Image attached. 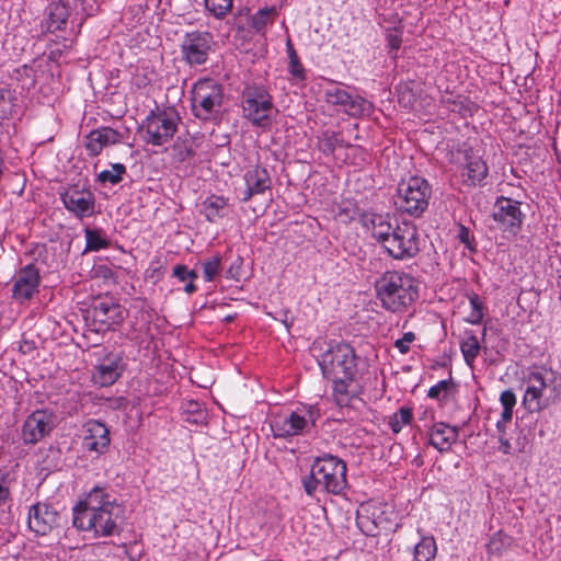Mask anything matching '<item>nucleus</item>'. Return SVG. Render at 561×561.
Listing matches in <instances>:
<instances>
[{"label":"nucleus","instance_id":"nucleus-1","mask_svg":"<svg viewBox=\"0 0 561 561\" xmlns=\"http://www.w3.org/2000/svg\"><path fill=\"white\" fill-rule=\"evenodd\" d=\"M358 360L355 350L347 343L330 344L321 355L319 366L323 377L333 382L332 394L339 407H348L359 393Z\"/></svg>","mask_w":561,"mask_h":561},{"label":"nucleus","instance_id":"nucleus-2","mask_svg":"<svg viewBox=\"0 0 561 561\" xmlns=\"http://www.w3.org/2000/svg\"><path fill=\"white\" fill-rule=\"evenodd\" d=\"M72 524L95 536H113L118 533L123 508L105 489L95 486L72 510Z\"/></svg>","mask_w":561,"mask_h":561},{"label":"nucleus","instance_id":"nucleus-3","mask_svg":"<svg viewBox=\"0 0 561 561\" xmlns=\"http://www.w3.org/2000/svg\"><path fill=\"white\" fill-rule=\"evenodd\" d=\"M380 306L391 313H404L419 298V282L403 271H386L375 283Z\"/></svg>","mask_w":561,"mask_h":561},{"label":"nucleus","instance_id":"nucleus-4","mask_svg":"<svg viewBox=\"0 0 561 561\" xmlns=\"http://www.w3.org/2000/svg\"><path fill=\"white\" fill-rule=\"evenodd\" d=\"M346 473V462L341 458L330 454L317 457L309 476L302 478L304 490L309 496H314L319 488L325 493L342 495L347 489Z\"/></svg>","mask_w":561,"mask_h":561},{"label":"nucleus","instance_id":"nucleus-5","mask_svg":"<svg viewBox=\"0 0 561 561\" xmlns=\"http://www.w3.org/2000/svg\"><path fill=\"white\" fill-rule=\"evenodd\" d=\"M561 396V377L553 370L536 368L527 379L523 403L529 411H541Z\"/></svg>","mask_w":561,"mask_h":561},{"label":"nucleus","instance_id":"nucleus-6","mask_svg":"<svg viewBox=\"0 0 561 561\" xmlns=\"http://www.w3.org/2000/svg\"><path fill=\"white\" fill-rule=\"evenodd\" d=\"M320 416L318 405L300 404L290 412L275 415L271 421V430L276 438L306 435L316 426Z\"/></svg>","mask_w":561,"mask_h":561},{"label":"nucleus","instance_id":"nucleus-7","mask_svg":"<svg viewBox=\"0 0 561 561\" xmlns=\"http://www.w3.org/2000/svg\"><path fill=\"white\" fill-rule=\"evenodd\" d=\"M432 188L422 176H410L402 180L397 187L394 205L401 213L420 217L428 207Z\"/></svg>","mask_w":561,"mask_h":561},{"label":"nucleus","instance_id":"nucleus-8","mask_svg":"<svg viewBox=\"0 0 561 561\" xmlns=\"http://www.w3.org/2000/svg\"><path fill=\"white\" fill-rule=\"evenodd\" d=\"M242 113L252 125L270 128L276 113L272 95L264 87H247L242 93Z\"/></svg>","mask_w":561,"mask_h":561},{"label":"nucleus","instance_id":"nucleus-9","mask_svg":"<svg viewBox=\"0 0 561 561\" xmlns=\"http://www.w3.org/2000/svg\"><path fill=\"white\" fill-rule=\"evenodd\" d=\"M224 88L214 79H201L193 85L192 111L199 119L208 121L217 115L220 112Z\"/></svg>","mask_w":561,"mask_h":561},{"label":"nucleus","instance_id":"nucleus-10","mask_svg":"<svg viewBox=\"0 0 561 561\" xmlns=\"http://www.w3.org/2000/svg\"><path fill=\"white\" fill-rule=\"evenodd\" d=\"M389 256L405 261L415 257L420 252L419 232L414 224L402 221L382 247Z\"/></svg>","mask_w":561,"mask_h":561},{"label":"nucleus","instance_id":"nucleus-11","mask_svg":"<svg viewBox=\"0 0 561 561\" xmlns=\"http://www.w3.org/2000/svg\"><path fill=\"white\" fill-rule=\"evenodd\" d=\"M179 122L180 116L173 107L151 112L144 122L146 142L153 146L164 145L174 136Z\"/></svg>","mask_w":561,"mask_h":561},{"label":"nucleus","instance_id":"nucleus-12","mask_svg":"<svg viewBox=\"0 0 561 561\" xmlns=\"http://www.w3.org/2000/svg\"><path fill=\"white\" fill-rule=\"evenodd\" d=\"M214 45V35L210 32H188L181 43L182 59L191 67L204 65L208 60Z\"/></svg>","mask_w":561,"mask_h":561},{"label":"nucleus","instance_id":"nucleus-13","mask_svg":"<svg viewBox=\"0 0 561 561\" xmlns=\"http://www.w3.org/2000/svg\"><path fill=\"white\" fill-rule=\"evenodd\" d=\"M324 96L329 104L341 107L345 114L353 117L370 116L375 111L373 102L359 95H352L340 85L328 88Z\"/></svg>","mask_w":561,"mask_h":561},{"label":"nucleus","instance_id":"nucleus-14","mask_svg":"<svg viewBox=\"0 0 561 561\" xmlns=\"http://www.w3.org/2000/svg\"><path fill=\"white\" fill-rule=\"evenodd\" d=\"M492 218L499 230L516 236L522 228L525 216L520 210L518 201L500 196L494 203Z\"/></svg>","mask_w":561,"mask_h":561},{"label":"nucleus","instance_id":"nucleus-15","mask_svg":"<svg viewBox=\"0 0 561 561\" xmlns=\"http://www.w3.org/2000/svg\"><path fill=\"white\" fill-rule=\"evenodd\" d=\"M61 515L50 503L37 502L30 506L27 513L28 529L37 536H48L60 527Z\"/></svg>","mask_w":561,"mask_h":561},{"label":"nucleus","instance_id":"nucleus-16","mask_svg":"<svg viewBox=\"0 0 561 561\" xmlns=\"http://www.w3.org/2000/svg\"><path fill=\"white\" fill-rule=\"evenodd\" d=\"M55 415L47 410H36L24 421L21 430L23 443L34 445L47 436L55 426Z\"/></svg>","mask_w":561,"mask_h":561},{"label":"nucleus","instance_id":"nucleus-17","mask_svg":"<svg viewBox=\"0 0 561 561\" xmlns=\"http://www.w3.org/2000/svg\"><path fill=\"white\" fill-rule=\"evenodd\" d=\"M39 284V270L33 263L25 265L14 276L12 298L20 304L31 300L38 293Z\"/></svg>","mask_w":561,"mask_h":561},{"label":"nucleus","instance_id":"nucleus-18","mask_svg":"<svg viewBox=\"0 0 561 561\" xmlns=\"http://www.w3.org/2000/svg\"><path fill=\"white\" fill-rule=\"evenodd\" d=\"M65 208L77 218L89 217L94 213L95 198L89 188H79L78 185L68 187L60 194Z\"/></svg>","mask_w":561,"mask_h":561},{"label":"nucleus","instance_id":"nucleus-19","mask_svg":"<svg viewBox=\"0 0 561 561\" xmlns=\"http://www.w3.org/2000/svg\"><path fill=\"white\" fill-rule=\"evenodd\" d=\"M111 444L108 427L101 421L89 420L83 424L82 447L84 450L101 456Z\"/></svg>","mask_w":561,"mask_h":561},{"label":"nucleus","instance_id":"nucleus-20","mask_svg":"<svg viewBox=\"0 0 561 561\" xmlns=\"http://www.w3.org/2000/svg\"><path fill=\"white\" fill-rule=\"evenodd\" d=\"M124 367L121 354L108 353L94 366L92 380L100 387L112 386L122 376Z\"/></svg>","mask_w":561,"mask_h":561},{"label":"nucleus","instance_id":"nucleus-21","mask_svg":"<svg viewBox=\"0 0 561 561\" xmlns=\"http://www.w3.org/2000/svg\"><path fill=\"white\" fill-rule=\"evenodd\" d=\"M463 163L460 169L462 183L468 186H476L482 183L488 176L489 169L485 161L472 148L465 149Z\"/></svg>","mask_w":561,"mask_h":561},{"label":"nucleus","instance_id":"nucleus-22","mask_svg":"<svg viewBox=\"0 0 561 561\" xmlns=\"http://www.w3.org/2000/svg\"><path fill=\"white\" fill-rule=\"evenodd\" d=\"M84 139L88 154L90 157H98L105 147L122 142L123 136L116 129L104 126L91 130Z\"/></svg>","mask_w":561,"mask_h":561},{"label":"nucleus","instance_id":"nucleus-23","mask_svg":"<svg viewBox=\"0 0 561 561\" xmlns=\"http://www.w3.org/2000/svg\"><path fill=\"white\" fill-rule=\"evenodd\" d=\"M243 179L247 188L243 192V197L241 198L242 202H248L254 195L263 194L272 187L270 173L261 165H254L248 169Z\"/></svg>","mask_w":561,"mask_h":561},{"label":"nucleus","instance_id":"nucleus-24","mask_svg":"<svg viewBox=\"0 0 561 561\" xmlns=\"http://www.w3.org/2000/svg\"><path fill=\"white\" fill-rule=\"evenodd\" d=\"M364 226L371 231L373 237L377 242L385 245V242L391 237L394 229H397L398 220L392 218L389 214H367L363 218Z\"/></svg>","mask_w":561,"mask_h":561},{"label":"nucleus","instance_id":"nucleus-25","mask_svg":"<svg viewBox=\"0 0 561 561\" xmlns=\"http://www.w3.org/2000/svg\"><path fill=\"white\" fill-rule=\"evenodd\" d=\"M459 436L458 428L444 422L435 423L430 432V444L439 453L451 450Z\"/></svg>","mask_w":561,"mask_h":561},{"label":"nucleus","instance_id":"nucleus-26","mask_svg":"<svg viewBox=\"0 0 561 561\" xmlns=\"http://www.w3.org/2000/svg\"><path fill=\"white\" fill-rule=\"evenodd\" d=\"M230 211L229 198L211 194L207 196L201 204V213L213 224L218 222Z\"/></svg>","mask_w":561,"mask_h":561},{"label":"nucleus","instance_id":"nucleus-27","mask_svg":"<svg viewBox=\"0 0 561 561\" xmlns=\"http://www.w3.org/2000/svg\"><path fill=\"white\" fill-rule=\"evenodd\" d=\"M92 317L94 321L108 329L117 323L121 318L119 306L112 299L99 300L93 306Z\"/></svg>","mask_w":561,"mask_h":561},{"label":"nucleus","instance_id":"nucleus-28","mask_svg":"<svg viewBox=\"0 0 561 561\" xmlns=\"http://www.w3.org/2000/svg\"><path fill=\"white\" fill-rule=\"evenodd\" d=\"M376 513L377 508L373 507L371 510L369 506H362V508L357 511V527L366 536L376 537L382 528V519L380 516H377Z\"/></svg>","mask_w":561,"mask_h":561},{"label":"nucleus","instance_id":"nucleus-29","mask_svg":"<svg viewBox=\"0 0 561 561\" xmlns=\"http://www.w3.org/2000/svg\"><path fill=\"white\" fill-rule=\"evenodd\" d=\"M537 420L533 416L523 419L520 424H517V436L515 438V450L517 453H526L533 444L536 436Z\"/></svg>","mask_w":561,"mask_h":561},{"label":"nucleus","instance_id":"nucleus-30","mask_svg":"<svg viewBox=\"0 0 561 561\" xmlns=\"http://www.w3.org/2000/svg\"><path fill=\"white\" fill-rule=\"evenodd\" d=\"M69 18V10L61 2H53L48 7V19L46 21L47 30L56 32L64 28Z\"/></svg>","mask_w":561,"mask_h":561},{"label":"nucleus","instance_id":"nucleus-31","mask_svg":"<svg viewBox=\"0 0 561 561\" xmlns=\"http://www.w3.org/2000/svg\"><path fill=\"white\" fill-rule=\"evenodd\" d=\"M480 343L478 337L471 332L466 331L462 340L460 341V351L463 356L465 363L473 369L474 362L480 354Z\"/></svg>","mask_w":561,"mask_h":561},{"label":"nucleus","instance_id":"nucleus-32","mask_svg":"<svg viewBox=\"0 0 561 561\" xmlns=\"http://www.w3.org/2000/svg\"><path fill=\"white\" fill-rule=\"evenodd\" d=\"M84 237H85L84 253L96 252L102 249H107L110 247V240L106 238V234L102 229L85 228Z\"/></svg>","mask_w":561,"mask_h":561},{"label":"nucleus","instance_id":"nucleus-33","mask_svg":"<svg viewBox=\"0 0 561 561\" xmlns=\"http://www.w3.org/2000/svg\"><path fill=\"white\" fill-rule=\"evenodd\" d=\"M437 547L434 537H423L414 548L415 561H432L436 556Z\"/></svg>","mask_w":561,"mask_h":561},{"label":"nucleus","instance_id":"nucleus-34","mask_svg":"<svg viewBox=\"0 0 561 561\" xmlns=\"http://www.w3.org/2000/svg\"><path fill=\"white\" fill-rule=\"evenodd\" d=\"M413 410L410 407H401L388 419V425L394 434H399L404 425L411 424Z\"/></svg>","mask_w":561,"mask_h":561},{"label":"nucleus","instance_id":"nucleus-35","mask_svg":"<svg viewBox=\"0 0 561 561\" xmlns=\"http://www.w3.org/2000/svg\"><path fill=\"white\" fill-rule=\"evenodd\" d=\"M286 51H287L288 59H289L288 71H289L290 76L293 77V79H295L297 81L306 80V70H305L302 64L300 62L299 57H298L290 39H288L286 43Z\"/></svg>","mask_w":561,"mask_h":561},{"label":"nucleus","instance_id":"nucleus-36","mask_svg":"<svg viewBox=\"0 0 561 561\" xmlns=\"http://www.w3.org/2000/svg\"><path fill=\"white\" fill-rule=\"evenodd\" d=\"M172 275L176 277L180 282H186L190 280L185 287L184 291L186 294H193L196 291V286L194 284V280L197 278V272L194 270H188L186 265L178 264L173 267Z\"/></svg>","mask_w":561,"mask_h":561},{"label":"nucleus","instance_id":"nucleus-37","mask_svg":"<svg viewBox=\"0 0 561 561\" xmlns=\"http://www.w3.org/2000/svg\"><path fill=\"white\" fill-rule=\"evenodd\" d=\"M359 213L357 204L352 199H342L337 205L335 218L340 222L348 224L356 218Z\"/></svg>","mask_w":561,"mask_h":561},{"label":"nucleus","instance_id":"nucleus-38","mask_svg":"<svg viewBox=\"0 0 561 561\" xmlns=\"http://www.w3.org/2000/svg\"><path fill=\"white\" fill-rule=\"evenodd\" d=\"M205 9L216 19L226 18L233 8V0H204Z\"/></svg>","mask_w":561,"mask_h":561},{"label":"nucleus","instance_id":"nucleus-39","mask_svg":"<svg viewBox=\"0 0 561 561\" xmlns=\"http://www.w3.org/2000/svg\"><path fill=\"white\" fill-rule=\"evenodd\" d=\"M319 149L325 154L331 156L334 153L337 147L343 146V140L340 138L339 134L333 131H324L319 137L318 142Z\"/></svg>","mask_w":561,"mask_h":561},{"label":"nucleus","instance_id":"nucleus-40","mask_svg":"<svg viewBox=\"0 0 561 561\" xmlns=\"http://www.w3.org/2000/svg\"><path fill=\"white\" fill-rule=\"evenodd\" d=\"M471 311L467 317V321L471 324H479L482 322L484 316V304L480 296L476 293L468 294Z\"/></svg>","mask_w":561,"mask_h":561},{"label":"nucleus","instance_id":"nucleus-41","mask_svg":"<svg viewBox=\"0 0 561 561\" xmlns=\"http://www.w3.org/2000/svg\"><path fill=\"white\" fill-rule=\"evenodd\" d=\"M276 14V8H263L260 9L252 18H251V26L256 32H263L267 24L272 23V15Z\"/></svg>","mask_w":561,"mask_h":561},{"label":"nucleus","instance_id":"nucleus-42","mask_svg":"<svg viewBox=\"0 0 561 561\" xmlns=\"http://www.w3.org/2000/svg\"><path fill=\"white\" fill-rule=\"evenodd\" d=\"M126 173V167L123 163L112 164L111 170H104L99 173L98 181L101 183H111L113 185L118 184L123 180V175Z\"/></svg>","mask_w":561,"mask_h":561},{"label":"nucleus","instance_id":"nucleus-43","mask_svg":"<svg viewBox=\"0 0 561 561\" xmlns=\"http://www.w3.org/2000/svg\"><path fill=\"white\" fill-rule=\"evenodd\" d=\"M511 543V538L501 531L494 534L486 545V549L490 557H501L502 551H504Z\"/></svg>","mask_w":561,"mask_h":561},{"label":"nucleus","instance_id":"nucleus-44","mask_svg":"<svg viewBox=\"0 0 561 561\" xmlns=\"http://www.w3.org/2000/svg\"><path fill=\"white\" fill-rule=\"evenodd\" d=\"M172 149L174 158L180 162L187 161L195 156L193 141L191 139L176 140Z\"/></svg>","mask_w":561,"mask_h":561},{"label":"nucleus","instance_id":"nucleus-45","mask_svg":"<svg viewBox=\"0 0 561 561\" xmlns=\"http://www.w3.org/2000/svg\"><path fill=\"white\" fill-rule=\"evenodd\" d=\"M221 257L215 255L203 262V276L206 282H213L219 274Z\"/></svg>","mask_w":561,"mask_h":561},{"label":"nucleus","instance_id":"nucleus-46","mask_svg":"<svg viewBox=\"0 0 561 561\" xmlns=\"http://www.w3.org/2000/svg\"><path fill=\"white\" fill-rule=\"evenodd\" d=\"M13 479L10 478L9 473H4L0 470V506H3L11 501V486Z\"/></svg>","mask_w":561,"mask_h":561},{"label":"nucleus","instance_id":"nucleus-47","mask_svg":"<svg viewBox=\"0 0 561 561\" xmlns=\"http://www.w3.org/2000/svg\"><path fill=\"white\" fill-rule=\"evenodd\" d=\"M451 387L449 380H440L428 389L427 397L431 399H446Z\"/></svg>","mask_w":561,"mask_h":561},{"label":"nucleus","instance_id":"nucleus-48","mask_svg":"<svg viewBox=\"0 0 561 561\" xmlns=\"http://www.w3.org/2000/svg\"><path fill=\"white\" fill-rule=\"evenodd\" d=\"M458 240L465 244V247L470 251H476V241L474 237L472 236L469 228H467L463 225H459L458 227V233H457Z\"/></svg>","mask_w":561,"mask_h":561},{"label":"nucleus","instance_id":"nucleus-49","mask_svg":"<svg viewBox=\"0 0 561 561\" xmlns=\"http://www.w3.org/2000/svg\"><path fill=\"white\" fill-rule=\"evenodd\" d=\"M386 39H387V45L389 47L388 53H389L390 57L396 58L397 53L402 43L401 34L394 30L392 32L387 33Z\"/></svg>","mask_w":561,"mask_h":561},{"label":"nucleus","instance_id":"nucleus-50","mask_svg":"<svg viewBox=\"0 0 561 561\" xmlns=\"http://www.w3.org/2000/svg\"><path fill=\"white\" fill-rule=\"evenodd\" d=\"M500 402L503 407L502 412L513 413V409L516 405V396L511 389L504 390L500 396Z\"/></svg>","mask_w":561,"mask_h":561},{"label":"nucleus","instance_id":"nucleus-51","mask_svg":"<svg viewBox=\"0 0 561 561\" xmlns=\"http://www.w3.org/2000/svg\"><path fill=\"white\" fill-rule=\"evenodd\" d=\"M415 334L413 332H405L401 339L394 342V346L401 354H407L410 351V344L414 342Z\"/></svg>","mask_w":561,"mask_h":561},{"label":"nucleus","instance_id":"nucleus-52","mask_svg":"<svg viewBox=\"0 0 561 561\" xmlns=\"http://www.w3.org/2000/svg\"><path fill=\"white\" fill-rule=\"evenodd\" d=\"M186 411L193 415V417H187V422L197 424L204 419V411L201 409V404L195 401H190L187 403Z\"/></svg>","mask_w":561,"mask_h":561},{"label":"nucleus","instance_id":"nucleus-53","mask_svg":"<svg viewBox=\"0 0 561 561\" xmlns=\"http://www.w3.org/2000/svg\"><path fill=\"white\" fill-rule=\"evenodd\" d=\"M513 413L511 412H501L500 419L496 421L495 427L497 435L499 434H507V427L512 422Z\"/></svg>","mask_w":561,"mask_h":561},{"label":"nucleus","instance_id":"nucleus-54","mask_svg":"<svg viewBox=\"0 0 561 561\" xmlns=\"http://www.w3.org/2000/svg\"><path fill=\"white\" fill-rule=\"evenodd\" d=\"M499 440V450L504 455H512L515 450V445L510 442L507 438V434H499L497 435Z\"/></svg>","mask_w":561,"mask_h":561},{"label":"nucleus","instance_id":"nucleus-55","mask_svg":"<svg viewBox=\"0 0 561 561\" xmlns=\"http://www.w3.org/2000/svg\"><path fill=\"white\" fill-rule=\"evenodd\" d=\"M287 316H288V312L286 311L285 312V319L283 320V322H284L285 327L287 329H289L291 327V324H293V320L289 321Z\"/></svg>","mask_w":561,"mask_h":561},{"label":"nucleus","instance_id":"nucleus-56","mask_svg":"<svg viewBox=\"0 0 561 561\" xmlns=\"http://www.w3.org/2000/svg\"><path fill=\"white\" fill-rule=\"evenodd\" d=\"M558 299L561 301V289H560V291H559Z\"/></svg>","mask_w":561,"mask_h":561},{"label":"nucleus","instance_id":"nucleus-57","mask_svg":"<svg viewBox=\"0 0 561 561\" xmlns=\"http://www.w3.org/2000/svg\"><path fill=\"white\" fill-rule=\"evenodd\" d=\"M539 435L543 436V431L542 430H540Z\"/></svg>","mask_w":561,"mask_h":561}]
</instances>
